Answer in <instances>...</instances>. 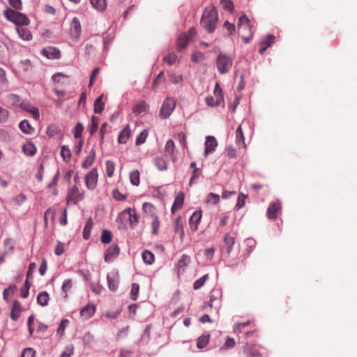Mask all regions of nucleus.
<instances>
[{"label":"nucleus","instance_id":"38","mask_svg":"<svg viewBox=\"0 0 357 357\" xmlns=\"http://www.w3.org/2000/svg\"><path fill=\"white\" fill-rule=\"evenodd\" d=\"M92 6L99 10L103 11L107 6L106 0H90Z\"/></svg>","mask_w":357,"mask_h":357},{"label":"nucleus","instance_id":"10","mask_svg":"<svg viewBox=\"0 0 357 357\" xmlns=\"http://www.w3.org/2000/svg\"><path fill=\"white\" fill-rule=\"evenodd\" d=\"M22 110L30 113L35 120H38L40 118V112L37 107L32 105L29 102H21L19 106Z\"/></svg>","mask_w":357,"mask_h":357},{"label":"nucleus","instance_id":"12","mask_svg":"<svg viewBox=\"0 0 357 357\" xmlns=\"http://www.w3.org/2000/svg\"><path fill=\"white\" fill-rule=\"evenodd\" d=\"M120 249L116 244L111 245L105 253V261L110 262L116 258L119 254Z\"/></svg>","mask_w":357,"mask_h":357},{"label":"nucleus","instance_id":"43","mask_svg":"<svg viewBox=\"0 0 357 357\" xmlns=\"http://www.w3.org/2000/svg\"><path fill=\"white\" fill-rule=\"evenodd\" d=\"M20 68L24 72L31 71L33 69L32 62L29 59L22 60L20 63Z\"/></svg>","mask_w":357,"mask_h":357},{"label":"nucleus","instance_id":"15","mask_svg":"<svg viewBox=\"0 0 357 357\" xmlns=\"http://www.w3.org/2000/svg\"><path fill=\"white\" fill-rule=\"evenodd\" d=\"M123 214L128 215V220L131 227H135L138 224L139 217L135 209L128 208L123 211Z\"/></svg>","mask_w":357,"mask_h":357},{"label":"nucleus","instance_id":"61","mask_svg":"<svg viewBox=\"0 0 357 357\" xmlns=\"http://www.w3.org/2000/svg\"><path fill=\"white\" fill-rule=\"evenodd\" d=\"M36 351L33 349L28 347L25 348L22 352L21 357H35Z\"/></svg>","mask_w":357,"mask_h":357},{"label":"nucleus","instance_id":"5","mask_svg":"<svg viewBox=\"0 0 357 357\" xmlns=\"http://www.w3.org/2000/svg\"><path fill=\"white\" fill-rule=\"evenodd\" d=\"M175 107L176 100L173 98L167 97L165 99L161 106L160 116L162 119L168 118L174 110Z\"/></svg>","mask_w":357,"mask_h":357},{"label":"nucleus","instance_id":"23","mask_svg":"<svg viewBox=\"0 0 357 357\" xmlns=\"http://www.w3.org/2000/svg\"><path fill=\"white\" fill-rule=\"evenodd\" d=\"M184 202V193L181 192L175 197L173 206L172 207V212L174 213L176 211L182 208Z\"/></svg>","mask_w":357,"mask_h":357},{"label":"nucleus","instance_id":"25","mask_svg":"<svg viewBox=\"0 0 357 357\" xmlns=\"http://www.w3.org/2000/svg\"><path fill=\"white\" fill-rule=\"evenodd\" d=\"M149 109V105L144 100H141L137 102L133 107L132 112L135 114H140L142 113H145Z\"/></svg>","mask_w":357,"mask_h":357},{"label":"nucleus","instance_id":"19","mask_svg":"<svg viewBox=\"0 0 357 357\" xmlns=\"http://www.w3.org/2000/svg\"><path fill=\"white\" fill-rule=\"evenodd\" d=\"M15 30L19 37L23 40L29 41L32 39L31 32L27 28L22 26H16Z\"/></svg>","mask_w":357,"mask_h":357},{"label":"nucleus","instance_id":"45","mask_svg":"<svg viewBox=\"0 0 357 357\" xmlns=\"http://www.w3.org/2000/svg\"><path fill=\"white\" fill-rule=\"evenodd\" d=\"M99 119L97 116H93L91 118V124L89 128L90 134L93 135L98 129Z\"/></svg>","mask_w":357,"mask_h":357},{"label":"nucleus","instance_id":"50","mask_svg":"<svg viewBox=\"0 0 357 357\" xmlns=\"http://www.w3.org/2000/svg\"><path fill=\"white\" fill-rule=\"evenodd\" d=\"M155 165L160 171L165 170L167 168V162L161 158H155Z\"/></svg>","mask_w":357,"mask_h":357},{"label":"nucleus","instance_id":"60","mask_svg":"<svg viewBox=\"0 0 357 357\" xmlns=\"http://www.w3.org/2000/svg\"><path fill=\"white\" fill-rule=\"evenodd\" d=\"M8 81L6 78V73L3 68H0V85L7 86Z\"/></svg>","mask_w":357,"mask_h":357},{"label":"nucleus","instance_id":"17","mask_svg":"<svg viewBox=\"0 0 357 357\" xmlns=\"http://www.w3.org/2000/svg\"><path fill=\"white\" fill-rule=\"evenodd\" d=\"M238 26L240 33H243V31H248V32H250V21L246 15H243L239 17L238 22Z\"/></svg>","mask_w":357,"mask_h":357},{"label":"nucleus","instance_id":"13","mask_svg":"<svg viewBox=\"0 0 357 357\" xmlns=\"http://www.w3.org/2000/svg\"><path fill=\"white\" fill-rule=\"evenodd\" d=\"M202 217L201 211H195L189 220L190 228L192 231H195L198 229V225Z\"/></svg>","mask_w":357,"mask_h":357},{"label":"nucleus","instance_id":"33","mask_svg":"<svg viewBox=\"0 0 357 357\" xmlns=\"http://www.w3.org/2000/svg\"><path fill=\"white\" fill-rule=\"evenodd\" d=\"M236 142L238 146L245 147V138L243 133L241 126H239L236 130Z\"/></svg>","mask_w":357,"mask_h":357},{"label":"nucleus","instance_id":"56","mask_svg":"<svg viewBox=\"0 0 357 357\" xmlns=\"http://www.w3.org/2000/svg\"><path fill=\"white\" fill-rule=\"evenodd\" d=\"M191 59L193 62L199 63L204 59V55L200 52H195L192 54Z\"/></svg>","mask_w":357,"mask_h":357},{"label":"nucleus","instance_id":"41","mask_svg":"<svg viewBox=\"0 0 357 357\" xmlns=\"http://www.w3.org/2000/svg\"><path fill=\"white\" fill-rule=\"evenodd\" d=\"M130 181L133 185H139L140 181V174L138 170H133L130 173Z\"/></svg>","mask_w":357,"mask_h":357},{"label":"nucleus","instance_id":"31","mask_svg":"<svg viewBox=\"0 0 357 357\" xmlns=\"http://www.w3.org/2000/svg\"><path fill=\"white\" fill-rule=\"evenodd\" d=\"M142 210L146 215L151 216V218H154V216H158L155 213V206L151 203H144L142 206Z\"/></svg>","mask_w":357,"mask_h":357},{"label":"nucleus","instance_id":"9","mask_svg":"<svg viewBox=\"0 0 357 357\" xmlns=\"http://www.w3.org/2000/svg\"><path fill=\"white\" fill-rule=\"evenodd\" d=\"M282 205L280 201L271 202L267 208V216L271 220H275L278 213L281 211Z\"/></svg>","mask_w":357,"mask_h":357},{"label":"nucleus","instance_id":"35","mask_svg":"<svg viewBox=\"0 0 357 357\" xmlns=\"http://www.w3.org/2000/svg\"><path fill=\"white\" fill-rule=\"evenodd\" d=\"M19 127H20V130H22V132H23L25 134L30 135L34 130L33 128L31 126L29 122L26 120L22 121L19 124Z\"/></svg>","mask_w":357,"mask_h":357},{"label":"nucleus","instance_id":"59","mask_svg":"<svg viewBox=\"0 0 357 357\" xmlns=\"http://www.w3.org/2000/svg\"><path fill=\"white\" fill-rule=\"evenodd\" d=\"M139 284H136V283H133L132 285V289H131L130 294H131V298L134 301L137 300V296H138V294H139Z\"/></svg>","mask_w":357,"mask_h":357},{"label":"nucleus","instance_id":"3","mask_svg":"<svg viewBox=\"0 0 357 357\" xmlns=\"http://www.w3.org/2000/svg\"><path fill=\"white\" fill-rule=\"evenodd\" d=\"M233 64V59L223 53H220L216 59L217 68L220 74L229 71Z\"/></svg>","mask_w":357,"mask_h":357},{"label":"nucleus","instance_id":"30","mask_svg":"<svg viewBox=\"0 0 357 357\" xmlns=\"http://www.w3.org/2000/svg\"><path fill=\"white\" fill-rule=\"evenodd\" d=\"M103 95L100 96L94 102L93 111L96 114H100L105 108V103L102 101Z\"/></svg>","mask_w":357,"mask_h":357},{"label":"nucleus","instance_id":"21","mask_svg":"<svg viewBox=\"0 0 357 357\" xmlns=\"http://www.w3.org/2000/svg\"><path fill=\"white\" fill-rule=\"evenodd\" d=\"M131 135V129L127 125L119 134L118 141L120 144H126Z\"/></svg>","mask_w":357,"mask_h":357},{"label":"nucleus","instance_id":"8","mask_svg":"<svg viewBox=\"0 0 357 357\" xmlns=\"http://www.w3.org/2000/svg\"><path fill=\"white\" fill-rule=\"evenodd\" d=\"M81 33V24L77 17H74L72 20L70 28V38L77 41Z\"/></svg>","mask_w":357,"mask_h":357},{"label":"nucleus","instance_id":"6","mask_svg":"<svg viewBox=\"0 0 357 357\" xmlns=\"http://www.w3.org/2000/svg\"><path fill=\"white\" fill-rule=\"evenodd\" d=\"M196 34V29L195 28H190L187 33L181 34L177 40L178 48L182 50L185 48L190 40H191Z\"/></svg>","mask_w":357,"mask_h":357},{"label":"nucleus","instance_id":"4","mask_svg":"<svg viewBox=\"0 0 357 357\" xmlns=\"http://www.w3.org/2000/svg\"><path fill=\"white\" fill-rule=\"evenodd\" d=\"M85 197L84 190H80L77 185L72 186L68 191L66 196L67 204H77Z\"/></svg>","mask_w":357,"mask_h":357},{"label":"nucleus","instance_id":"64","mask_svg":"<svg viewBox=\"0 0 357 357\" xmlns=\"http://www.w3.org/2000/svg\"><path fill=\"white\" fill-rule=\"evenodd\" d=\"M207 277V275H204L203 277L200 278L199 279H198L197 280H196L195 282H194V284H193V288L195 289H199L201 287H202L204 285V284L205 283V281H206V278Z\"/></svg>","mask_w":357,"mask_h":357},{"label":"nucleus","instance_id":"26","mask_svg":"<svg viewBox=\"0 0 357 357\" xmlns=\"http://www.w3.org/2000/svg\"><path fill=\"white\" fill-rule=\"evenodd\" d=\"M174 232L179 235L181 239L183 238L185 232L181 217H177L174 221Z\"/></svg>","mask_w":357,"mask_h":357},{"label":"nucleus","instance_id":"28","mask_svg":"<svg viewBox=\"0 0 357 357\" xmlns=\"http://www.w3.org/2000/svg\"><path fill=\"white\" fill-rule=\"evenodd\" d=\"M22 151L25 155L28 156H32L35 155L36 152V148L33 143L31 142H27L23 145Z\"/></svg>","mask_w":357,"mask_h":357},{"label":"nucleus","instance_id":"42","mask_svg":"<svg viewBox=\"0 0 357 357\" xmlns=\"http://www.w3.org/2000/svg\"><path fill=\"white\" fill-rule=\"evenodd\" d=\"M142 255L143 261L146 264H152L154 262L155 256L151 252H150L149 250H145L142 252Z\"/></svg>","mask_w":357,"mask_h":357},{"label":"nucleus","instance_id":"55","mask_svg":"<svg viewBox=\"0 0 357 357\" xmlns=\"http://www.w3.org/2000/svg\"><path fill=\"white\" fill-rule=\"evenodd\" d=\"M236 344L235 340L233 338L228 337L224 344L220 348V350H226L233 348Z\"/></svg>","mask_w":357,"mask_h":357},{"label":"nucleus","instance_id":"34","mask_svg":"<svg viewBox=\"0 0 357 357\" xmlns=\"http://www.w3.org/2000/svg\"><path fill=\"white\" fill-rule=\"evenodd\" d=\"M5 101L7 104L20 106V97L18 95L10 93L6 96Z\"/></svg>","mask_w":357,"mask_h":357},{"label":"nucleus","instance_id":"44","mask_svg":"<svg viewBox=\"0 0 357 357\" xmlns=\"http://www.w3.org/2000/svg\"><path fill=\"white\" fill-rule=\"evenodd\" d=\"M220 202V196L217 194L211 192L206 199V202L209 204L215 205Z\"/></svg>","mask_w":357,"mask_h":357},{"label":"nucleus","instance_id":"27","mask_svg":"<svg viewBox=\"0 0 357 357\" xmlns=\"http://www.w3.org/2000/svg\"><path fill=\"white\" fill-rule=\"evenodd\" d=\"M96 157V151L93 149L90 151L89 154L86 157L85 160L83 161L82 164V167L84 169H88L89 167L92 165L94 162Z\"/></svg>","mask_w":357,"mask_h":357},{"label":"nucleus","instance_id":"22","mask_svg":"<svg viewBox=\"0 0 357 357\" xmlns=\"http://www.w3.org/2000/svg\"><path fill=\"white\" fill-rule=\"evenodd\" d=\"M21 311L22 307L20 303L18 302L17 301H15L13 303V306L10 312V318L13 320H17L20 316Z\"/></svg>","mask_w":357,"mask_h":357},{"label":"nucleus","instance_id":"63","mask_svg":"<svg viewBox=\"0 0 357 357\" xmlns=\"http://www.w3.org/2000/svg\"><path fill=\"white\" fill-rule=\"evenodd\" d=\"M190 258L189 256L186 255H183L178 261V265L180 268L185 266L190 262Z\"/></svg>","mask_w":357,"mask_h":357},{"label":"nucleus","instance_id":"29","mask_svg":"<svg viewBox=\"0 0 357 357\" xmlns=\"http://www.w3.org/2000/svg\"><path fill=\"white\" fill-rule=\"evenodd\" d=\"M93 225V222L92 218H88L83 229V238L85 240H87L90 238Z\"/></svg>","mask_w":357,"mask_h":357},{"label":"nucleus","instance_id":"14","mask_svg":"<svg viewBox=\"0 0 357 357\" xmlns=\"http://www.w3.org/2000/svg\"><path fill=\"white\" fill-rule=\"evenodd\" d=\"M275 37L272 34H269L264 38L260 43L261 48L259 49V52L261 54H263L267 48L275 43Z\"/></svg>","mask_w":357,"mask_h":357},{"label":"nucleus","instance_id":"54","mask_svg":"<svg viewBox=\"0 0 357 357\" xmlns=\"http://www.w3.org/2000/svg\"><path fill=\"white\" fill-rule=\"evenodd\" d=\"M61 155L64 160H68L71 157L70 149L66 146H62L61 148Z\"/></svg>","mask_w":357,"mask_h":357},{"label":"nucleus","instance_id":"40","mask_svg":"<svg viewBox=\"0 0 357 357\" xmlns=\"http://www.w3.org/2000/svg\"><path fill=\"white\" fill-rule=\"evenodd\" d=\"M60 132L61 130L57 125L50 124L48 126L47 128L46 133L49 137H52L59 135Z\"/></svg>","mask_w":357,"mask_h":357},{"label":"nucleus","instance_id":"47","mask_svg":"<svg viewBox=\"0 0 357 357\" xmlns=\"http://www.w3.org/2000/svg\"><path fill=\"white\" fill-rule=\"evenodd\" d=\"M84 130V126L82 123L78 122L75 125L73 129V135L75 138H79L82 137V132Z\"/></svg>","mask_w":357,"mask_h":357},{"label":"nucleus","instance_id":"37","mask_svg":"<svg viewBox=\"0 0 357 357\" xmlns=\"http://www.w3.org/2000/svg\"><path fill=\"white\" fill-rule=\"evenodd\" d=\"M209 338H210V335L209 334H204V335H201L197 339V347L199 349H204V348H205L206 347V345L208 344V343Z\"/></svg>","mask_w":357,"mask_h":357},{"label":"nucleus","instance_id":"46","mask_svg":"<svg viewBox=\"0 0 357 357\" xmlns=\"http://www.w3.org/2000/svg\"><path fill=\"white\" fill-rule=\"evenodd\" d=\"M151 222L152 233L155 235L158 234L160 226V222L158 216H154Z\"/></svg>","mask_w":357,"mask_h":357},{"label":"nucleus","instance_id":"49","mask_svg":"<svg viewBox=\"0 0 357 357\" xmlns=\"http://www.w3.org/2000/svg\"><path fill=\"white\" fill-rule=\"evenodd\" d=\"M174 142L172 139H169L165 144V153L169 156H172L174 153Z\"/></svg>","mask_w":357,"mask_h":357},{"label":"nucleus","instance_id":"16","mask_svg":"<svg viewBox=\"0 0 357 357\" xmlns=\"http://www.w3.org/2000/svg\"><path fill=\"white\" fill-rule=\"evenodd\" d=\"M41 53L43 56L50 59H59L61 56L60 51L56 47H52L43 49Z\"/></svg>","mask_w":357,"mask_h":357},{"label":"nucleus","instance_id":"53","mask_svg":"<svg viewBox=\"0 0 357 357\" xmlns=\"http://www.w3.org/2000/svg\"><path fill=\"white\" fill-rule=\"evenodd\" d=\"M112 234L108 230H104L101 235V241L103 243H108L112 241Z\"/></svg>","mask_w":357,"mask_h":357},{"label":"nucleus","instance_id":"52","mask_svg":"<svg viewBox=\"0 0 357 357\" xmlns=\"http://www.w3.org/2000/svg\"><path fill=\"white\" fill-rule=\"evenodd\" d=\"M74 353V347L72 344L67 345L61 353L60 357H71Z\"/></svg>","mask_w":357,"mask_h":357},{"label":"nucleus","instance_id":"39","mask_svg":"<svg viewBox=\"0 0 357 357\" xmlns=\"http://www.w3.org/2000/svg\"><path fill=\"white\" fill-rule=\"evenodd\" d=\"M73 287V280L71 279L65 280L62 284V291L64 294V298H67L68 296V292Z\"/></svg>","mask_w":357,"mask_h":357},{"label":"nucleus","instance_id":"2","mask_svg":"<svg viewBox=\"0 0 357 357\" xmlns=\"http://www.w3.org/2000/svg\"><path fill=\"white\" fill-rule=\"evenodd\" d=\"M5 17L13 22L16 26H27L30 24V20L28 17L19 11L7 8L3 11Z\"/></svg>","mask_w":357,"mask_h":357},{"label":"nucleus","instance_id":"36","mask_svg":"<svg viewBox=\"0 0 357 357\" xmlns=\"http://www.w3.org/2000/svg\"><path fill=\"white\" fill-rule=\"evenodd\" d=\"M244 351L248 353V357H259L260 353L259 351L252 345L246 344L243 349Z\"/></svg>","mask_w":357,"mask_h":357},{"label":"nucleus","instance_id":"62","mask_svg":"<svg viewBox=\"0 0 357 357\" xmlns=\"http://www.w3.org/2000/svg\"><path fill=\"white\" fill-rule=\"evenodd\" d=\"M177 59V56L174 53H171L164 58V61L167 63L169 65L174 64Z\"/></svg>","mask_w":357,"mask_h":357},{"label":"nucleus","instance_id":"11","mask_svg":"<svg viewBox=\"0 0 357 357\" xmlns=\"http://www.w3.org/2000/svg\"><path fill=\"white\" fill-rule=\"evenodd\" d=\"M108 287L110 290L114 291L119 286V276L116 271H111L107 276Z\"/></svg>","mask_w":357,"mask_h":357},{"label":"nucleus","instance_id":"57","mask_svg":"<svg viewBox=\"0 0 357 357\" xmlns=\"http://www.w3.org/2000/svg\"><path fill=\"white\" fill-rule=\"evenodd\" d=\"M206 103L208 106L217 107L220 104V98L215 99L212 96H208L206 98Z\"/></svg>","mask_w":357,"mask_h":357},{"label":"nucleus","instance_id":"51","mask_svg":"<svg viewBox=\"0 0 357 357\" xmlns=\"http://www.w3.org/2000/svg\"><path fill=\"white\" fill-rule=\"evenodd\" d=\"M147 136H148L147 130H142L136 139V144L140 145V144L144 143L147 138Z\"/></svg>","mask_w":357,"mask_h":357},{"label":"nucleus","instance_id":"1","mask_svg":"<svg viewBox=\"0 0 357 357\" xmlns=\"http://www.w3.org/2000/svg\"><path fill=\"white\" fill-rule=\"evenodd\" d=\"M218 20V17L216 8L213 6H209L206 8L204 11L201 20V26L209 33H211L215 31Z\"/></svg>","mask_w":357,"mask_h":357},{"label":"nucleus","instance_id":"7","mask_svg":"<svg viewBox=\"0 0 357 357\" xmlns=\"http://www.w3.org/2000/svg\"><path fill=\"white\" fill-rule=\"evenodd\" d=\"M98 176V171L96 168L91 169L87 174H86L85 184L88 189L93 190L96 188Z\"/></svg>","mask_w":357,"mask_h":357},{"label":"nucleus","instance_id":"24","mask_svg":"<svg viewBox=\"0 0 357 357\" xmlns=\"http://www.w3.org/2000/svg\"><path fill=\"white\" fill-rule=\"evenodd\" d=\"M224 243L225 244L227 255H229L232 250L233 245L235 243V237L230 235V234H226L224 236Z\"/></svg>","mask_w":357,"mask_h":357},{"label":"nucleus","instance_id":"32","mask_svg":"<svg viewBox=\"0 0 357 357\" xmlns=\"http://www.w3.org/2000/svg\"><path fill=\"white\" fill-rule=\"evenodd\" d=\"M50 296L47 292L42 291L38 294L37 296V303L41 306H46L48 305Z\"/></svg>","mask_w":357,"mask_h":357},{"label":"nucleus","instance_id":"58","mask_svg":"<svg viewBox=\"0 0 357 357\" xmlns=\"http://www.w3.org/2000/svg\"><path fill=\"white\" fill-rule=\"evenodd\" d=\"M220 4L225 10L232 11L233 10V3L231 0H221Z\"/></svg>","mask_w":357,"mask_h":357},{"label":"nucleus","instance_id":"20","mask_svg":"<svg viewBox=\"0 0 357 357\" xmlns=\"http://www.w3.org/2000/svg\"><path fill=\"white\" fill-rule=\"evenodd\" d=\"M96 309L94 305L89 303L80 310V315L84 319H88L94 314Z\"/></svg>","mask_w":357,"mask_h":357},{"label":"nucleus","instance_id":"48","mask_svg":"<svg viewBox=\"0 0 357 357\" xmlns=\"http://www.w3.org/2000/svg\"><path fill=\"white\" fill-rule=\"evenodd\" d=\"M105 165H106L107 175L109 177H112L114 174V169H115L114 162L112 161H110V160H107L105 162Z\"/></svg>","mask_w":357,"mask_h":357},{"label":"nucleus","instance_id":"18","mask_svg":"<svg viewBox=\"0 0 357 357\" xmlns=\"http://www.w3.org/2000/svg\"><path fill=\"white\" fill-rule=\"evenodd\" d=\"M217 146L218 142L215 138L213 136H207L205 141V154L207 155L215 151Z\"/></svg>","mask_w":357,"mask_h":357}]
</instances>
